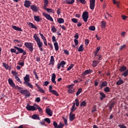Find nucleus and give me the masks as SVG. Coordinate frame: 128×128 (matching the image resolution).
Masks as SVG:
<instances>
[{"instance_id": "1", "label": "nucleus", "mask_w": 128, "mask_h": 128, "mask_svg": "<svg viewBox=\"0 0 128 128\" xmlns=\"http://www.w3.org/2000/svg\"><path fill=\"white\" fill-rule=\"evenodd\" d=\"M14 48L10 49V50L11 52L16 54H23V56H26V52L22 48L16 46H14Z\"/></svg>"}, {"instance_id": "2", "label": "nucleus", "mask_w": 128, "mask_h": 128, "mask_svg": "<svg viewBox=\"0 0 128 128\" xmlns=\"http://www.w3.org/2000/svg\"><path fill=\"white\" fill-rule=\"evenodd\" d=\"M33 38L34 39V40L36 41V42L37 44L38 48L40 49V52H44V49H42V46L44 44H42V40H40V38H38L36 34H34Z\"/></svg>"}, {"instance_id": "3", "label": "nucleus", "mask_w": 128, "mask_h": 128, "mask_svg": "<svg viewBox=\"0 0 128 128\" xmlns=\"http://www.w3.org/2000/svg\"><path fill=\"white\" fill-rule=\"evenodd\" d=\"M24 46L26 48H28V50L30 52H32L34 50V44L32 42H26L24 43Z\"/></svg>"}, {"instance_id": "4", "label": "nucleus", "mask_w": 128, "mask_h": 128, "mask_svg": "<svg viewBox=\"0 0 128 128\" xmlns=\"http://www.w3.org/2000/svg\"><path fill=\"white\" fill-rule=\"evenodd\" d=\"M52 42H54V44L55 50H56V52H58V48H59L58 43V42H56V36H52Z\"/></svg>"}, {"instance_id": "5", "label": "nucleus", "mask_w": 128, "mask_h": 128, "mask_svg": "<svg viewBox=\"0 0 128 128\" xmlns=\"http://www.w3.org/2000/svg\"><path fill=\"white\" fill-rule=\"evenodd\" d=\"M20 93L22 94H24L25 96V98H30V91L26 90H21L20 92Z\"/></svg>"}, {"instance_id": "6", "label": "nucleus", "mask_w": 128, "mask_h": 128, "mask_svg": "<svg viewBox=\"0 0 128 128\" xmlns=\"http://www.w3.org/2000/svg\"><path fill=\"white\" fill-rule=\"evenodd\" d=\"M82 17L83 18L84 22H88V12H84L82 15Z\"/></svg>"}, {"instance_id": "7", "label": "nucleus", "mask_w": 128, "mask_h": 128, "mask_svg": "<svg viewBox=\"0 0 128 128\" xmlns=\"http://www.w3.org/2000/svg\"><path fill=\"white\" fill-rule=\"evenodd\" d=\"M49 92H51L53 94H54V96H60L58 92L56 90H52V86H49Z\"/></svg>"}, {"instance_id": "8", "label": "nucleus", "mask_w": 128, "mask_h": 128, "mask_svg": "<svg viewBox=\"0 0 128 128\" xmlns=\"http://www.w3.org/2000/svg\"><path fill=\"white\" fill-rule=\"evenodd\" d=\"M74 92H76V90H74V88L73 85L72 84L68 85V92L72 94H74Z\"/></svg>"}, {"instance_id": "9", "label": "nucleus", "mask_w": 128, "mask_h": 128, "mask_svg": "<svg viewBox=\"0 0 128 128\" xmlns=\"http://www.w3.org/2000/svg\"><path fill=\"white\" fill-rule=\"evenodd\" d=\"M42 14L44 16L46 17V20H50V22H52L54 20V18H52V17L50 15L48 14V13L43 12Z\"/></svg>"}, {"instance_id": "10", "label": "nucleus", "mask_w": 128, "mask_h": 128, "mask_svg": "<svg viewBox=\"0 0 128 128\" xmlns=\"http://www.w3.org/2000/svg\"><path fill=\"white\" fill-rule=\"evenodd\" d=\"M26 108L29 112H32V111L36 110V108L34 106H30L28 104L26 106Z\"/></svg>"}, {"instance_id": "11", "label": "nucleus", "mask_w": 128, "mask_h": 128, "mask_svg": "<svg viewBox=\"0 0 128 128\" xmlns=\"http://www.w3.org/2000/svg\"><path fill=\"white\" fill-rule=\"evenodd\" d=\"M94 6H96V0H90V9L94 10Z\"/></svg>"}, {"instance_id": "12", "label": "nucleus", "mask_w": 128, "mask_h": 128, "mask_svg": "<svg viewBox=\"0 0 128 128\" xmlns=\"http://www.w3.org/2000/svg\"><path fill=\"white\" fill-rule=\"evenodd\" d=\"M66 62L64 60H62L60 63L58 64L57 68L60 70V66L62 68H64V65L66 64Z\"/></svg>"}, {"instance_id": "13", "label": "nucleus", "mask_w": 128, "mask_h": 128, "mask_svg": "<svg viewBox=\"0 0 128 128\" xmlns=\"http://www.w3.org/2000/svg\"><path fill=\"white\" fill-rule=\"evenodd\" d=\"M46 112L49 116H52V110L50 108H47L46 110Z\"/></svg>"}, {"instance_id": "14", "label": "nucleus", "mask_w": 128, "mask_h": 128, "mask_svg": "<svg viewBox=\"0 0 128 128\" xmlns=\"http://www.w3.org/2000/svg\"><path fill=\"white\" fill-rule=\"evenodd\" d=\"M8 82L10 86H12V88H14L16 87V84H14V80H12V78H9L8 79Z\"/></svg>"}, {"instance_id": "15", "label": "nucleus", "mask_w": 128, "mask_h": 128, "mask_svg": "<svg viewBox=\"0 0 128 128\" xmlns=\"http://www.w3.org/2000/svg\"><path fill=\"white\" fill-rule=\"evenodd\" d=\"M24 84L28 82H30V75L26 74V76L24 77Z\"/></svg>"}, {"instance_id": "16", "label": "nucleus", "mask_w": 128, "mask_h": 128, "mask_svg": "<svg viewBox=\"0 0 128 128\" xmlns=\"http://www.w3.org/2000/svg\"><path fill=\"white\" fill-rule=\"evenodd\" d=\"M74 118H76V114H72V112H70L69 116V120L70 122H73Z\"/></svg>"}, {"instance_id": "17", "label": "nucleus", "mask_w": 128, "mask_h": 128, "mask_svg": "<svg viewBox=\"0 0 128 128\" xmlns=\"http://www.w3.org/2000/svg\"><path fill=\"white\" fill-rule=\"evenodd\" d=\"M92 72V70H86L82 74V76H87V74H90Z\"/></svg>"}, {"instance_id": "18", "label": "nucleus", "mask_w": 128, "mask_h": 128, "mask_svg": "<svg viewBox=\"0 0 128 128\" xmlns=\"http://www.w3.org/2000/svg\"><path fill=\"white\" fill-rule=\"evenodd\" d=\"M32 4V2L30 0H25L24 6L26 8H30Z\"/></svg>"}, {"instance_id": "19", "label": "nucleus", "mask_w": 128, "mask_h": 128, "mask_svg": "<svg viewBox=\"0 0 128 128\" xmlns=\"http://www.w3.org/2000/svg\"><path fill=\"white\" fill-rule=\"evenodd\" d=\"M28 24L30 26L31 28H34V30H38V28L36 27V26L34 24L30 22H28Z\"/></svg>"}, {"instance_id": "20", "label": "nucleus", "mask_w": 128, "mask_h": 128, "mask_svg": "<svg viewBox=\"0 0 128 128\" xmlns=\"http://www.w3.org/2000/svg\"><path fill=\"white\" fill-rule=\"evenodd\" d=\"M54 56H51L49 66H54Z\"/></svg>"}, {"instance_id": "21", "label": "nucleus", "mask_w": 128, "mask_h": 128, "mask_svg": "<svg viewBox=\"0 0 128 128\" xmlns=\"http://www.w3.org/2000/svg\"><path fill=\"white\" fill-rule=\"evenodd\" d=\"M56 74L54 73L52 76V82L54 84H56Z\"/></svg>"}, {"instance_id": "22", "label": "nucleus", "mask_w": 128, "mask_h": 128, "mask_svg": "<svg viewBox=\"0 0 128 128\" xmlns=\"http://www.w3.org/2000/svg\"><path fill=\"white\" fill-rule=\"evenodd\" d=\"M106 26V22L105 21H102L101 22V28L102 30H105Z\"/></svg>"}, {"instance_id": "23", "label": "nucleus", "mask_w": 128, "mask_h": 128, "mask_svg": "<svg viewBox=\"0 0 128 128\" xmlns=\"http://www.w3.org/2000/svg\"><path fill=\"white\" fill-rule=\"evenodd\" d=\"M44 10H46L48 14H54V10H53L52 8H45Z\"/></svg>"}, {"instance_id": "24", "label": "nucleus", "mask_w": 128, "mask_h": 128, "mask_svg": "<svg viewBox=\"0 0 128 128\" xmlns=\"http://www.w3.org/2000/svg\"><path fill=\"white\" fill-rule=\"evenodd\" d=\"M30 8L33 10V12H36L38 10V7L34 5H32L30 6Z\"/></svg>"}, {"instance_id": "25", "label": "nucleus", "mask_w": 128, "mask_h": 128, "mask_svg": "<svg viewBox=\"0 0 128 128\" xmlns=\"http://www.w3.org/2000/svg\"><path fill=\"white\" fill-rule=\"evenodd\" d=\"M12 28H13V30H18V32H22V28L16 26H12Z\"/></svg>"}, {"instance_id": "26", "label": "nucleus", "mask_w": 128, "mask_h": 128, "mask_svg": "<svg viewBox=\"0 0 128 128\" xmlns=\"http://www.w3.org/2000/svg\"><path fill=\"white\" fill-rule=\"evenodd\" d=\"M108 86V82L106 81L102 82L100 85V88H104V86Z\"/></svg>"}, {"instance_id": "27", "label": "nucleus", "mask_w": 128, "mask_h": 128, "mask_svg": "<svg viewBox=\"0 0 128 128\" xmlns=\"http://www.w3.org/2000/svg\"><path fill=\"white\" fill-rule=\"evenodd\" d=\"M64 2L68 4H72L74 2V0H66Z\"/></svg>"}, {"instance_id": "28", "label": "nucleus", "mask_w": 128, "mask_h": 128, "mask_svg": "<svg viewBox=\"0 0 128 128\" xmlns=\"http://www.w3.org/2000/svg\"><path fill=\"white\" fill-rule=\"evenodd\" d=\"M42 38L43 42H44V44L46 46H48V42H46V38L44 36H43L42 38Z\"/></svg>"}, {"instance_id": "29", "label": "nucleus", "mask_w": 128, "mask_h": 128, "mask_svg": "<svg viewBox=\"0 0 128 128\" xmlns=\"http://www.w3.org/2000/svg\"><path fill=\"white\" fill-rule=\"evenodd\" d=\"M124 84V80L122 79H120L116 82V86H120V84Z\"/></svg>"}, {"instance_id": "30", "label": "nucleus", "mask_w": 128, "mask_h": 128, "mask_svg": "<svg viewBox=\"0 0 128 128\" xmlns=\"http://www.w3.org/2000/svg\"><path fill=\"white\" fill-rule=\"evenodd\" d=\"M57 22L58 24H64V20L62 18H58L57 19Z\"/></svg>"}, {"instance_id": "31", "label": "nucleus", "mask_w": 128, "mask_h": 128, "mask_svg": "<svg viewBox=\"0 0 128 128\" xmlns=\"http://www.w3.org/2000/svg\"><path fill=\"white\" fill-rule=\"evenodd\" d=\"M34 20L35 22H40V16H36V15L34 16Z\"/></svg>"}, {"instance_id": "32", "label": "nucleus", "mask_w": 128, "mask_h": 128, "mask_svg": "<svg viewBox=\"0 0 128 128\" xmlns=\"http://www.w3.org/2000/svg\"><path fill=\"white\" fill-rule=\"evenodd\" d=\"M80 106L81 108H82V106H86V102L84 100L81 102L80 104Z\"/></svg>"}, {"instance_id": "33", "label": "nucleus", "mask_w": 128, "mask_h": 128, "mask_svg": "<svg viewBox=\"0 0 128 128\" xmlns=\"http://www.w3.org/2000/svg\"><path fill=\"white\" fill-rule=\"evenodd\" d=\"M48 0H44V9L48 8Z\"/></svg>"}, {"instance_id": "34", "label": "nucleus", "mask_w": 128, "mask_h": 128, "mask_svg": "<svg viewBox=\"0 0 128 128\" xmlns=\"http://www.w3.org/2000/svg\"><path fill=\"white\" fill-rule=\"evenodd\" d=\"M51 30L52 32L54 33V32H56V31L58 30L56 29V26H52Z\"/></svg>"}, {"instance_id": "35", "label": "nucleus", "mask_w": 128, "mask_h": 128, "mask_svg": "<svg viewBox=\"0 0 128 128\" xmlns=\"http://www.w3.org/2000/svg\"><path fill=\"white\" fill-rule=\"evenodd\" d=\"M36 110H38L39 112H42V109L38 105H35Z\"/></svg>"}, {"instance_id": "36", "label": "nucleus", "mask_w": 128, "mask_h": 128, "mask_svg": "<svg viewBox=\"0 0 128 128\" xmlns=\"http://www.w3.org/2000/svg\"><path fill=\"white\" fill-rule=\"evenodd\" d=\"M32 118L33 120H40V116H38L37 114H34L32 116Z\"/></svg>"}, {"instance_id": "37", "label": "nucleus", "mask_w": 128, "mask_h": 128, "mask_svg": "<svg viewBox=\"0 0 128 128\" xmlns=\"http://www.w3.org/2000/svg\"><path fill=\"white\" fill-rule=\"evenodd\" d=\"M120 72H126V66H122L120 69Z\"/></svg>"}, {"instance_id": "38", "label": "nucleus", "mask_w": 128, "mask_h": 128, "mask_svg": "<svg viewBox=\"0 0 128 128\" xmlns=\"http://www.w3.org/2000/svg\"><path fill=\"white\" fill-rule=\"evenodd\" d=\"M25 84H26L27 86H28V88H34V86H32L30 82L26 83Z\"/></svg>"}, {"instance_id": "39", "label": "nucleus", "mask_w": 128, "mask_h": 128, "mask_svg": "<svg viewBox=\"0 0 128 128\" xmlns=\"http://www.w3.org/2000/svg\"><path fill=\"white\" fill-rule=\"evenodd\" d=\"M82 92V88H78V92L76 93V96H78Z\"/></svg>"}, {"instance_id": "40", "label": "nucleus", "mask_w": 128, "mask_h": 128, "mask_svg": "<svg viewBox=\"0 0 128 128\" xmlns=\"http://www.w3.org/2000/svg\"><path fill=\"white\" fill-rule=\"evenodd\" d=\"M98 64H100V62L96 60L94 61L92 63V66L96 67L98 66Z\"/></svg>"}, {"instance_id": "41", "label": "nucleus", "mask_w": 128, "mask_h": 128, "mask_svg": "<svg viewBox=\"0 0 128 128\" xmlns=\"http://www.w3.org/2000/svg\"><path fill=\"white\" fill-rule=\"evenodd\" d=\"M84 46L82 44L80 45L78 49V52H83L84 51Z\"/></svg>"}, {"instance_id": "42", "label": "nucleus", "mask_w": 128, "mask_h": 128, "mask_svg": "<svg viewBox=\"0 0 128 128\" xmlns=\"http://www.w3.org/2000/svg\"><path fill=\"white\" fill-rule=\"evenodd\" d=\"M14 88H16V90H20V92H22V90H23L22 88L18 86H16V85L15 87H14Z\"/></svg>"}, {"instance_id": "43", "label": "nucleus", "mask_w": 128, "mask_h": 128, "mask_svg": "<svg viewBox=\"0 0 128 128\" xmlns=\"http://www.w3.org/2000/svg\"><path fill=\"white\" fill-rule=\"evenodd\" d=\"M14 88H16V90H20V92H22V90H23L22 88L18 86H16V85L15 87H14Z\"/></svg>"}, {"instance_id": "44", "label": "nucleus", "mask_w": 128, "mask_h": 128, "mask_svg": "<svg viewBox=\"0 0 128 128\" xmlns=\"http://www.w3.org/2000/svg\"><path fill=\"white\" fill-rule=\"evenodd\" d=\"M104 92H110V87H106L104 89Z\"/></svg>"}, {"instance_id": "45", "label": "nucleus", "mask_w": 128, "mask_h": 128, "mask_svg": "<svg viewBox=\"0 0 128 128\" xmlns=\"http://www.w3.org/2000/svg\"><path fill=\"white\" fill-rule=\"evenodd\" d=\"M15 80L18 82H20V84H22V80H20V78L18 76H15Z\"/></svg>"}, {"instance_id": "46", "label": "nucleus", "mask_w": 128, "mask_h": 128, "mask_svg": "<svg viewBox=\"0 0 128 128\" xmlns=\"http://www.w3.org/2000/svg\"><path fill=\"white\" fill-rule=\"evenodd\" d=\"M128 74V69L126 71H125L122 74V76H124L126 78Z\"/></svg>"}, {"instance_id": "47", "label": "nucleus", "mask_w": 128, "mask_h": 128, "mask_svg": "<svg viewBox=\"0 0 128 128\" xmlns=\"http://www.w3.org/2000/svg\"><path fill=\"white\" fill-rule=\"evenodd\" d=\"M3 66H4V68H6V70H8V68H9L8 64L4 62Z\"/></svg>"}, {"instance_id": "48", "label": "nucleus", "mask_w": 128, "mask_h": 128, "mask_svg": "<svg viewBox=\"0 0 128 128\" xmlns=\"http://www.w3.org/2000/svg\"><path fill=\"white\" fill-rule=\"evenodd\" d=\"M75 102H76V106H80V101H78V98L75 99Z\"/></svg>"}, {"instance_id": "49", "label": "nucleus", "mask_w": 128, "mask_h": 128, "mask_svg": "<svg viewBox=\"0 0 128 128\" xmlns=\"http://www.w3.org/2000/svg\"><path fill=\"white\" fill-rule=\"evenodd\" d=\"M89 30H96V26H91L89 28Z\"/></svg>"}, {"instance_id": "50", "label": "nucleus", "mask_w": 128, "mask_h": 128, "mask_svg": "<svg viewBox=\"0 0 128 128\" xmlns=\"http://www.w3.org/2000/svg\"><path fill=\"white\" fill-rule=\"evenodd\" d=\"M38 90H39V92H42V94H44V90L42 89V88H39Z\"/></svg>"}, {"instance_id": "51", "label": "nucleus", "mask_w": 128, "mask_h": 128, "mask_svg": "<svg viewBox=\"0 0 128 128\" xmlns=\"http://www.w3.org/2000/svg\"><path fill=\"white\" fill-rule=\"evenodd\" d=\"M76 108L75 106H72V108H71V112H76Z\"/></svg>"}, {"instance_id": "52", "label": "nucleus", "mask_w": 128, "mask_h": 128, "mask_svg": "<svg viewBox=\"0 0 128 128\" xmlns=\"http://www.w3.org/2000/svg\"><path fill=\"white\" fill-rule=\"evenodd\" d=\"M74 64H72L68 68H67V70H72V68H74Z\"/></svg>"}, {"instance_id": "53", "label": "nucleus", "mask_w": 128, "mask_h": 128, "mask_svg": "<svg viewBox=\"0 0 128 128\" xmlns=\"http://www.w3.org/2000/svg\"><path fill=\"white\" fill-rule=\"evenodd\" d=\"M12 74H13V76H18V72L16 71L12 70Z\"/></svg>"}, {"instance_id": "54", "label": "nucleus", "mask_w": 128, "mask_h": 128, "mask_svg": "<svg viewBox=\"0 0 128 128\" xmlns=\"http://www.w3.org/2000/svg\"><path fill=\"white\" fill-rule=\"evenodd\" d=\"M53 126H54V128H58V123L54 121L53 122Z\"/></svg>"}, {"instance_id": "55", "label": "nucleus", "mask_w": 128, "mask_h": 128, "mask_svg": "<svg viewBox=\"0 0 128 128\" xmlns=\"http://www.w3.org/2000/svg\"><path fill=\"white\" fill-rule=\"evenodd\" d=\"M64 124H62V123L60 122V124L58 125V128H63Z\"/></svg>"}, {"instance_id": "56", "label": "nucleus", "mask_w": 128, "mask_h": 128, "mask_svg": "<svg viewBox=\"0 0 128 128\" xmlns=\"http://www.w3.org/2000/svg\"><path fill=\"white\" fill-rule=\"evenodd\" d=\"M77 2H80L81 4H85L86 2V0H76Z\"/></svg>"}, {"instance_id": "57", "label": "nucleus", "mask_w": 128, "mask_h": 128, "mask_svg": "<svg viewBox=\"0 0 128 128\" xmlns=\"http://www.w3.org/2000/svg\"><path fill=\"white\" fill-rule=\"evenodd\" d=\"M44 122H48V124H50V120L48 118H46L44 120Z\"/></svg>"}, {"instance_id": "58", "label": "nucleus", "mask_w": 128, "mask_h": 128, "mask_svg": "<svg viewBox=\"0 0 128 128\" xmlns=\"http://www.w3.org/2000/svg\"><path fill=\"white\" fill-rule=\"evenodd\" d=\"M86 46H88L90 44V40L88 39H86L84 41Z\"/></svg>"}, {"instance_id": "59", "label": "nucleus", "mask_w": 128, "mask_h": 128, "mask_svg": "<svg viewBox=\"0 0 128 128\" xmlns=\"http://www.w3.org/2000/svg\"><path fill=\"white\" fill-rule=\"evenodd\" d=\"M62 120H64V122L66 126V124H68V120L64 117H62Z\"/></svg>"}, {"instance_id": "60", "label": "nucleus", "mask_w": 128, "mask_h": 128, "mask_svg": "<svg viewBox=\"0 0 128 128\" xmlns=\"http://www.w3.org/2000/svg\"><path fill=\"white\" fill-rule=\"evenodd\" d=\"M35 102H40V98L38 97L35 99Z\"/></svg>"}, {"instance_id": "61", "label": "nucleus", "mask_w": 128, "mask_h": 128, "mask_svg": "<svg viewBox=\"0 0 128 128\" xmlns=\"http://www.w3.org/2000/svg\"><path fill=\"white\" fill-rule=\"evenodd\" d=\"M118 128H126V126H124V124H118Z\"/></svg>"}, {"instance_id": "62", "label": "nucleus", "mask_w": 128, "mask_h": 128, "mask_svg": "<svg viewBox=\"0 0 128 128\" xmlns=\"http://www.w3.org/2000/svg\"><path fill=\"white\" fill-rule=\"evenodd\" d=\"M72 22H74V24H77L78 22V20L76 18H72Z\"/></svg>"}, {"instance_id": "63", "label": "nucleus", "mask_w": 128, "mask_h": 128, "mask_svg": "<svg viewBox=\"0 0 128 128\" xmlns=\"http://www.w3.org/2000/svg\"><path fill=\"white\" fill-rule=\"evenodd\" d=\"M14 42L16 44H20V40H14Z\"/></svg>"}, {"instance_id": "64", "label": "nucleus", "mask_w": 128, "mask_h": 128, "mask_svg": "<svg viewBox=\"0 0 128 128\" xmlns=\"http://www.w3.org/2000/svg\"><path fill=\"white\" fill-rule=\"evenodd\" d=\"M112 0L114 4H120V2H117L116 0Z\"/></svg>"}]
</instances>
